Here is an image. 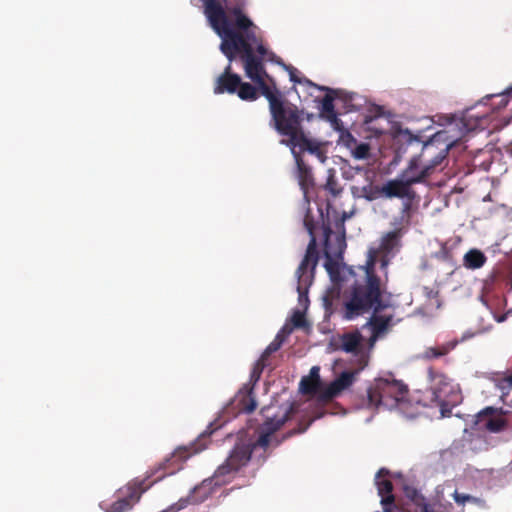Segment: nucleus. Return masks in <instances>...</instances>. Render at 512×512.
<instances>
[{
  "instance_id": "f257e3e1",
  "label": "nucleus",
  "mask_w": 512,
  "mask_h": 512,
  "mask_svg": "<svg viewBox=\"0 0 512 512\" xmlns=\"http://www.w3.org/2000/svg\"><path fill=\"white\" fill-rule=\"evenodd\" d=\"M204 13L217 35L221 38L220 50L232 62L240 56L246 76L266 97L276 88L266 72L263 59L275 57L264 44L260 29L244 14L246 0H202Z\"/></svg>"
},
{
  "instance_id": "f03ea898",
  "label": "nucleus",
  "mask_w": 512,
  "mask_h": 512,
  "mask_svg": "<svg viewBox=\"0 0 512 512\" xmlns=\"http://www.w3.org/2000/svg\"><path fill=\"white\" fill-rule=\"evenodd\" d=\"M377 251L370 252L365 266L363 281H355L340 296V290L333 288L323 297L326 313L335 312V301L341 302L343 318L353 320L364 314L380 313L390 307V294L383 287L380 277L375 273Z\"/></svg>"
},
{
  "instance_id": "7ed1b4c3",
  "label": "nucleus",
  "mask_w": 512,
  "mask_h": 512,
  "mask_svg": "<svg viewBox=\"0 0 512 512\" xmlns=\"http://www.w3.org/2000/svg\"><path fill=\"white\" fill-rule=\"evenodd\" d=\"M293 412L294 407L291 405L281 416L268 418L262 424L261 432L256 441L237 442L225 462L215 471V479H221L218 483H229L235 474L252 459L253 452L261 451L259 455L255 456L257 464L261 465L268 457L269 448H275L289 437L304 432L306 427L290 430L281 439L274 435L291 418Z\"/></svg>"
},
{
  "instance_id": "20e7f679",
  "label": "nucleus",
  "mask_w": 512,
  "mask_h": 512,
  "mask_svg": "<svg viewBox=\"0 0 512 512\" xmlns=\"http://www.w3.org/2000/svg\"><path fill=\"white\" fill-rule=\"evenodd\" d=\"M429 388L417 400L423 407L438 408L439 417H449L452 408L460 401L459 388L453 380L441 371L429 367L427 370Z\"/></svg>"
},
{
  "instance_id": "39448f33",
  "label": "nucleus",
  "mask_w": 512,
  "mask_h": 512,
  "mask_svg": "<svg viewBox=\"0 0 512 512\" xmlns=\"http://www.w3.org/2000/svg\"><path fill=\"white\" fill-rule=\"evenodd\" d=\"M265 98L269 103L272 126L280 135L288 137L289 145L304 132L301 111L296 105L285 100L277 88L272 93L267 92Z\"/></svg>"
},
{
  "instance_id": "423d86ee",
  "label": "nucleus",
  "mask_w": 512,
  "mask_h": 512,
  "mask_svg": "<svg viewBox=\"0 0 512 512\" xmlns=\"http://www.w3.org/2000/svg\"><path fill=\"white\" fill-rule=\"evenodd\" d=\"M407 386L401 381L376 378L362 393L355 395V404L360 409H378L380 406L393 408L407 393Z\"/></svg>"
},
{
  "instance_id": "0eeeda50",
  "label": "nucleus",
  "mask_w": 512,
  "mask_h": 512,
  "mask_svg": "<svg viewBox=\"0 0 512 512\" xmlns=\"http://www.w3.org/2000/svg\"><path fill=\"white\" fill-rule=\"evenodd\" d=\"M304 224L310 235V241L305 255L296 270L297 292L300 300L303 297H307L309 287L312 285L314 280V273L319 260L317 240L314 234V225L308 219H305Z\"/></svg>"
},
{
  "instance_id": "6e6552de",
  "label": "nucleus",
  "mask_w": 512,
  "mask_h": 512,
  "mask_svg": "<svg viewBox=\"0 0 512 512\" xmlns=\"http://www.w3.org/2000/svg\"><path fill=\"white\" fill-rule=\"evenodd\" d=\"M411 169L402 171L400 179H393L387 181L380 188L377 189L379 197L392 198H415L416 192L412 189V185L418 184L419 178H408Z\"/></svg>"
},
{
  "instance_id": "1a4fd4ad",
  "label": "nucleus",
  "mask_w": 512,
  "mask_h": 512,
  "mask_svg": "<svg viewBox=\"0 0 512 512\" xmlns=\"http://www.w3.org/2000/svg\"><path fill=\"white\" fill-rule=\"evenodd\" d=\"M324 234V254H325V268L330 275L332 281L336 282L340 279V265L335 258L341 257L345 247V241L341 237H336L335 247L330 242V237L333 231L329 225L323 226Z\"/></svg>"
},
{
  "instance_id": "9d476101",
  "label": "nucleus",
  "mask_w": 512,
  "mask_h": 512,
  "mask_svg": "<svg viewBox=\"0 0 512 512\" xmlns=\"http://www.w3.org/2000/svg\"><path fill=\"white\" fill-rule=\"evenodd\" d=\"M388 475L389 470L381 468L375 476V484L378 494L381 496L383 512H390L391 508H396L398 512H412V509L405 506L401 500H396L397 498L393 494L392 482L389 479H384Z\"/></svg>"
},
{
  "instance_id": "9b49d317",
  "label": "nucleus",
  "mask_w": 512,
  "mask_h": 512,
  "mask_svg": "<svg viewBox=\"0 0 512 512\" xmlns=\"http://www.w3.org/2000/svg\"><path fill=\"white\" fill-rule=\"evenodd\" d=\"M154 473H151L147 476V478L142 480H135L133 483L129 484L128 490L129 493L126 497L118 499L115 501L110 508L106 512H127L132 509L133 505L138 502L141 498L142 493L148 490L151 485L157 481L163 479L168 473H164L155 479L152 483L146 484L148 478H150Z\"/></svg>"
},
{
  "instance_id": "f8f14e48",
  "label": "nucleus",
  "mask_w": 512,
  "mask_h": 512,
  "mask_svg": "<svg viewBox=\"0 0 512 512\" xmlns=\"http://www.w3.org/2000/svg\"><path fill=\"white\" fill-rule=\"evenodd\" d=\"M476 425L491 433H499L507 427L502 408L485 407L476 415Z\"/></svg>"
},
{
  "instance_id": "ddd939ff",
  "label": "nucleus",
  "mask_w": 512,
  "mask_h": 512,
  "mask_svg": "<svg viewBox=\"0 0 512 512\" xmlns=\"http://www.w3.org/2000/svg\"><path fill=\"white\" fill-rule=\"evenodd\" d=\"M434 148V142L428 141L421 144V153L414 155L408 162L407 167L403 171H407L411 169L408 177L410 178H419V183H423L430 176V168L425 167L422 164V158L426 157V153H430Z\"/></svg>"
},
{
  "instance_id": "4468645a",
  "label": "nucleus",
  "mask_w": 512,
  "mask_h": 512,
  "mask_svg": "<svg viewBox=\"0 0 512 512\" xmlns=\"http://www.w3.org/2000/svg\"><path fill=\"white\" fill-rule=\"evenodd\" d=\"M240 84L241 77L236 73H232L231 62L229 61L224 71L216 78L213 91L215 94H233L237 91Z\"/></svg>"
},
{
  "instance_id": "2eb2a0df",
  "label": "nucleus",
  "mask_w": 512,
  "mask_h": 512,
  "mask_svg": "<svg viewBox=\"0 0 512 512\" xmlns=\"http://www.w3.org/2000/svg\"><path fill=\"white\" fill-rule=\"evenodd\" d=\"M221 479H215V473L212 477L205 479L201 484L197 485L191 493L183 499H190V504H199L204 502L213 493L214 487H221L224 484H219Z\"/></svg>"
},
{
  "instance_id": "dca6fc26",
  "label": "nucleus",
  "mask_w": 512,
  "mask_h": 512,
  "mask_svg": "<svg viewBox=\"0 0 512 512\" xmlns=\"http://www.w3.org/2000/svg\"><path fill=\"white\" fill-rule=\"evenodd\" d=\"M458 345L457 340H450L442 344L426 347L420 354V358L424 361H433L445 358Z\"/></svg>"
},
{
  "instance_id": "f3484780",
  "label": "nucleus",
  "mask_w": 512,
  "mask_h": 512,
  "mask_svg": "<svg viewBox=\"0 0 512 512\" xmlns=\"http://www.w3.org/2000/svg\"><path fill=\"white\" fill-rule=\"evenodd\" d=\"M289 146H291V149H292V153L295 155V154H298L296 151H295V148L298 147L300 149V151H308L309 153L311 154H315V153H318L319 150L321 149V146H320V143L316 140H313V139H310L307 137V135L305 134V132H303L302 134H300L296 140L292 141Z\"/></svg>"
},
{
  "instance_id": "a211bd4d",
  "label": "nucleus",
  "mask_w": 512,
  "mask_h": 512,
  "mask_svg": "<svg viewBox=\"0 0 512 512\" xmlns=\"http://www.w3.org/2000/svg\"><path fill=\"white\" fill-rule=\"evenodd\" d=\"M294 157L297 165L299 184L303 189H306L313 184L311 168L305 164L300 154H295Z\"/></svg>"
},
{
  "instance_id": "6ab92c4d",
  "label": "nucleus",
  "mask_w": 512,
  "mask_h": 512,
  "mask_svg": "<svg viewBox=\"0 0 512 512\" xmlns=\"http://www.w3.org/2000/svg\"><path fill=\"white\" fill-rule=\"evenodd\" d=\"M449 145H446L444 148L437 149V147L434 145L433 150H431L430 153H426V157L422 158V160H426L427 157H430V159L425 163V167L430 168V175L434 172V170L441 165V163L446 159L449 151Z\"/></svg>"
},
{
  "instance_id": "aec40b11",
  "label": "nucleus",
  "mask_w": 512,
  "mask_h": 512,
  "mask_svg": "<svg viewBox=\"0 0 512 512\" xmlns=\"http://www.w3.org/2000/svg\"><path fill=\"white\" fill-rule=\"evenodd\" d=\"M392 316L378 315L374 313L371 316L368 324L371 326L372 335L378 337L383 334L389 327Z\"/></svg>"
},
{
  "instance_id": "412c9836",
  "label": "nucleus",
  "mask_w": 512,
  "mask_h": 512,
  "mask_svg": "<svg viewBox=\"0 0 512 512\" xmlns=\"http://www.w3.org/2000/svg\"><path fill=\"white\" fill-rule=\"evenodd\" d=\"M400 236V230L388 232L381 240L380 251L386 255L393 253L400 245Z\"/></svg>"
},
{
  "instance_id": "4be33fe9",
  "label": "nucleus",
  "mask_w": 512,
  "mask_h": 512,
  "mask_svg": "<svg viewBox=\"0 0 512 512\" xmlns=\"http://www.w3.org/2000/svg\"><path fill=\"white\" fill-rule=\"evenodd\" d=\"M486 262V256L477 249H471L464 255V266L469 269L481 268Z\"/></svg>"
},
{
  "instance_id": "5701e85b",
  "label": "nucleus",
  "mask_w": 512,
  "mask_h": 512,
  "mask_svg": "<svg viewBox=\"0 0 512 512\" xmlns=\"http://www.w3.org/2000/svg\"><path fill=\"white\" fill-rule=\"evenodd\" d=\"M318 369L312 368V374L315 373V378L304 377L300 382V390L303 394L315 395L318 393L320 388V380L317 374Z\"/></svg>"
},
{
  "instance_id": "b1692460",
  "label": "nucleus",
  "mask_w": 512,
  "mask_h": 512,
  "mask_svg": "<svg viewBox=\"0 0 512 512\" xmlns=\"http://www.w3.org/2000/svg\"><path fill=\"white\" fill-rule=\"evenodd\" d=\"M361 342V335L356 333H347L344 334L341 338V348L345 352H355Z\"/></svg>"
},
{
  "instance_id": "393cba45",
  "label": "nucleus",
  "mask_w": 512,
  "mask_h": 512,
  "mask_svg": "<svg viewBox=\"0 0 512 512\" xmlns=\"http://www.w3.org/2000/svg\"><path fill=\"white\" fill-rule=\"evenodd\" d=\"M325 118L331 123L332 127L336 131L340 132V138L343 141H356L352 134L344 127L343 122L338 118L336 113L328 115Z\"/></svg>"
},
{
  "instance_id": "a878e982",
  "label": "nucleus",
  "mask_w": 512,
  "mask_h": 512,
  "mask_svg": "<svg viewBox=\"0 0 512 512\" xmlns=\"http://www.w3.org/2000/svg\"><path fill=\"white\" fill-rule=\"evenodd\" d=\"M236 92L239 98L245 101H255L258 98L256 87L248 82L241 81Z\"/></svg>"
},
{
  "instance_id": "bb28decb",
  "label": "nucleus",
  "mask_w": 512,
  "mask_h": 512,
  "mask_svg": "<svg viewBox=\"0 0 512 512\" xmlns=\"http://www.w3.org/2000/svg\"><path fill=\"white\" fill-rule=\"evenodd\" d=\"M317 88L320 89V90H325V91L329 92L321 100V113H322V115L324 117H327L328 115L336 113L335 109H334V103H333L334 102V97L330 94V93H332L334 91L332 89L328 88V87H323V86H318Z\"/></svg>"
},
{
  "instance_id": "cd10ccee",
  "label": "nucleus",
  "mask_w": 512,
  "mask_h": 512,
  "mask_svg": "<svg viewBox=\"0 0 512 512\" xmlns=\"http://www.w3.org/2000/svg\"><path fill=\"white\" fill-rule=\"evenodd\" d=\"M355 373L354 372H343L341 375L336 378L331 385L334 387L336 392L339 394L344 389L348 388L352 385L354 381Z\"/></svg>"
},
{
  "instance_id": "c85d7f7f",
  "label": "nucleus",
  "mask_w": 512,
  "mask_h": 512,
  "mask_svg": "<svg viewBox=\"0 0 512 512\" xmlns=\"http://www.w3.org/2000/svg\"><path fill=\"white\" fill-rule=\"evenodd\" d=\"M284 68L288 71L290 80L295 84H305L310 87H318L315 83H313L311 80L307 78H301L299 77V70L291 65H285L283 64Z\"/></svg>"
},
{
  "instance_id": "c756f323",
  "label": "nucleus",
  "mask_w": 512,
  "mask_h": 512,
  "mask_svg": "<svg viewBox=\"0 0 512 512\" xmlns=\"http://www.w3.org/2000/svg\"><path fill=\"white\" fill-rule=\"evenodd\" d=\"M496 387L501 391V397L507 396L512 390V376L505 374L495 379Z\"/></svg>"
},
{
  "instance_id": "7c9ffc66",
  "label": "nucleus",
  "mask_w": 512,
  "mask_h": 512,
  "mask_svg": "<svg viewBox=\"0 0 512 512\" xmlns=\"http://www.w3.org/2000/svg\"><path fill=\"white\" fill-rule=\"evenodd\" d=\"M338 395L334 387L331 385V383L324 389L321 387L318 390V393L315 394L317 397V400L320 403L326 404L330 402L333 398H335Z\"/></svg>"
},
{
  "instance_id": "2f4dec72",
  "label": "nucleus",
  "mask_w": 512,
  "mask_h": 512,
  "mask_svg": "<svg viewBox=\"0 0 512 512\" xmlns=\"http://www.w3.org/2000/svg\"><path fill=\"white\" fill-rule=\"evenodd\" d=\"M453 500L456 502L459 506H465L466 503H478V498L471 496L469 494L460 493L457 490L454 491L452 494Z\"/></svg>"
},
{
  "instance_id": "473e14b6",
  "label": "nucleus",
  "mask_w": 512,
  "mask_h": 512,
  "mask_svg": "<svg viewBox=\"0 0 512 512\" xmlns=\"http://www.w3.org/2000/svg\"><path fill=\"white\" fill-rule=\"evenodd\" d=\"M369 151H370L369 145L366 143H361V144L357 145L355 147V149L353 150V157L355 159H359V160L367 159L369 157Z\"/></svg>"
},
{
  "instance_id": "72a5a7b5",
  "label": "nucleus",
  "mask_w": 512,
  "mask_h": 512,
  "mask_svg": "<svg viewBox=\"0 0 512 512\" xmlns=\"http://www.w3.org/2000/svg\"><path fill=\"white\" fill-rule=\"evenodd\" d=\"M325 189L328 190L333 196L340 194L342 189L333 175H330L326 181Z\"/></svg>"
},
{
  "instance_id": "f704fd0d",
  "label": "nucleus",
  "mask_w": 512,
  "mask_h": 512,
  "mask_svg": "<svg viewBox=\"0 0 512 512\" xmlns=\"http://www.w3.org/2000/svg\"><path fill=\"white\" fill-rule=\"evenodd\" d=\"M404 199L405 200L402 203L401 214H402V218H406L407 222H409V220L411 218V211H412V207H413V200L415 198H404Z\"/></svg>"
},
{
  "instance_id": "c9c22d12",
  "label": "nucleus",
  "mask_w": 512,
  "mask_h": 512,
  "mask_svg": "<svg viewBox=\"0 0 512 512\" xmlns=\"http://www.w3.org/2000/svg\"><path fill=\"white\" fill-rule=\"evenodd\" d=\"M291 322L294 328H303L307 325L304 314L299 310L293 313Z\"/></svg>"
},
{
  "instance_id": "e433bc0d",
  "label": "nucleus",
  "mask_w": 512,
  "mask_h": 512,
  "mask_svg": "<svg viewBox=\"0 0 512 512\" xmlns=\"http://www.w3.org/2000/svg\"><path fill=\"white\" fill-rule=\"evenodd\" d=\"M284 341H285V336H283L281 333H277L274 340L267 347H269V350L276 352L281 348Z\"/></svg>"
},
{
  "instance_id": "4c0bfd02",
  "label": "nucleus",
  "mask_w": 512,
  "mask_h": 512,
  "mask_svg": "<svg viewBox=\"0 0 512 512\" xmlns=\"http://www.w3.org/2000/svg\"><path fill=\"white\" fill-rule=\"evenodd\" d=\"M269 364H263L259 361H257L253 367L251 377L255 380H258L263 372V370L268 366Z\"/></svg>"
},
{
  "instance_id": "58836bf2",
  "label": "nucleus",
  "mask_w": 512,
  "mask_h": 512,
  "mask_svg": "<svg viewBox=\"0 0 512 512\" xmlns=\"http://www.w3.org/2000/svg\"><path fill=\"white\" fill-rule=\"evenodd\" d=\"M256 406V401L251 397H247L244 400V406L242 407V410L245 411L246 413H251L256 409Z\"/></svg>"
},
{
  "instance_id": "ea45409f",
  "label": "nucleus",
  "mask_w": 512,
  "mask_h": 512,
  "mask_svg": "<svg viewBox=\"0 0 512 512\" xmlns=\"http://www.w3.org/2000/svg\"><path fill=\"white\" fill-rule=\"evenodd\" d=\"M498 96L501 97L500 107H505L508 103L507 97L512 98V85L510 87H508L504 92L499 94Z\"/></svg>"
},
{
  "instance_id": "a19ab883",
  "label": "nucleus",
  "mask_w": 512,
  "mask_h": 512,
  "mask_svg": "<svg viewBox=\"0 0 512 512\" xmlns=\"http://www.w3.org/2000/svg\"><path fill=\"white\" fill-rule=\"evenodd\" d=\"M274 353L272 350H269V347H266V349L261 354L260 358L257 360L263 364H269L268 359L271 356V354Z\"/></svg>"
},
{
  "instance_id": "79ce46f5",
  "label": "nucleus",
  "mask_w": 512,
  "mask_h": 512,
  "mask_svg": "<svg viewBox=\"0 0 512 512\" xmlns=\"http://www.w3.org/2000/svg\"><path fill=\"white\" fill-rule=\"evenodd\" d=\"M274 353L272 350H269V347H266V349L261 354L260 358L257 360L263 364H269L268 359L271 356V354Z\"/></svg>"
},
{
  "instance_id": "37998d69",
  "label": "nucleus",
  "mask_w": 512,
  "mask_h": 512,
  "mask_svg": "<svg viewBox=\"0 0 512 512\" xmlns=\"http://www.w3.org/2000/svg\"><path fill=\"white\" fill-rule=\"evenodd\" d=\"M293 327L285 325L278 333H281L285 338L292 332Z\"/></svg>"
},
{
  "instance_id": "c03bdc74",
  "label": "nucleus",
  "mask_w": 512,
  "mask_h": 512,
  "mask_svg": "<svg viewBox=\"0 0 512 512\" xmlns=\"http://www.w3.org/2000/svg\"><path fill=\"white\" fill-rule=\"evenodd\" d=\"M321 162H324L326 160V155L322 149L319 150L318 153L314 154Z\"/></svg>"
},
{
  "instance_id": "a18cd8bd",
  "label": "nucleus",
  "mask_w": 512,
  "mask_h": 512,
  "mask_svg": "<svg viewBox=\"0 0 512 512\" xmlns=\"http://www.w3.org/2000/svg\"><path fill=\"white\" fill-rule=\"evenodd\" d=\"M387 256L386 254H384V256L381 258V268H386L387 265H388V259H387Z\"/></svg>"
},
{
  "instance_id": "49530a36",
  "label": "nucleus",
  "mask_w": 512,
  "mask_h": 512,
  "mask_svg": "<svg viewBox=\"0 0 512 512\" xmlns=\"http://www.w3.org/2000/svg\"><path fill=\"white\" fill-rule=\"evenodd\" d=\"M168 461H169V460H166L165 462L161 463V464L159 465L158 470L165 469V468H166V463H167Z\"/></svg>"
},
{
  "instance_id": "de8ad7c7",
  "label": "nucleus",
  "mask_w": 512,
  "mask_h": 512,
  "mask_svg": "<svg viewBox=\"0 0 512 512\" xmlns=\"http://www.w3.org/2000/svg\"><path fill=\"white\" fill-rule=\"evenodd\" d=\"M413 142H415L417 144H421L420 140L417 137L411 139L410 143L412 144Z\"/></svg>"
},
{
  "instance_id": "09e8293b",
  "label": "nucleus",
  "mask_w": 512,
  "mask_h": 512,
  "mask_svg": "<svg viewBox=\"0 0 512 512\" xmlns=\"http://www.w3.org/2000/svg\"><path fill=\"white\" fill-rule=\"evenodd\" d=\"M422 512H434V511H430L428 508L425 507Z\"/></svg>"
},
{
  "instance_id": "8fccbe9b",
  "label": "nucleus",
  "mask_w": 512,
  "mask_h": 512,
  "mask_svg": "<svg viewBox=\"0 0 512 512\" xmlns=\"http://www.w3.org/2000/svg\"><path fill=\"white\" fill-rule=\"evenodd\" d=\"M510 374H511V376H512V373H510Z\"/></svg>"
}]
</instances>
